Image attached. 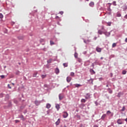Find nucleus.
<instances>
[{"label":"nucleus","mask_w":127,"mask_h":127,"mask_svg":"<svg viewBox=\"0 0 127 127\" xmlns=\"http://www.w3.org/2000/svg\"><path fill=\"white\" fill-rule=\"evenodd\" d=\"M59 98L60 101H61L64 99V94L63 93H61L59 95Z\"/></svg>","instance_id":"nucleus-1"},{"label":"nucleus","mask_w":127,"mask_h":127,"mask_svg":"<svg viewBox=\"0 0 127 127\" xmlns=\"http://www.w3.org/2000/svg\"><path fill=\"white\" fill-rule=\"evenodd\" d=\"M9 98H10V96H9V94H7L5 96V98L4 99V100L5 102H7V101H8V100H9Z\"/></svg>","instance_id":"nucleus-2"},{"label":"nucleus","mask_w":127,"mask_h":127,"mask_svg":"<svg viewBox=\"0 0 127 127\" xmlns=\"http://www.w3.org/2000/svg\"><path fill=\"white\" fill-rule=\"evenodd\" d=\"M88 81V83L90 84V85H93L94 83H93V82L94 81V79L90 78V79L89 80H87Z\"/></svg>","instance_id":"nucleus-3"},{"label":"nucleus","mask_w":127,"mask_h":127,"mask_svg":"<svg viewBox=\"0 0 127 127\" xmlns=\"http://www.w3.org/2000/svg\"><path fill=\"white\" fill-rule=\"evenodd\" d=\"M63 117V118H64V119H66V118H67L68 117V113H67V112H66V111L64 112Z\"/></svg>","instance_id":"nucleus-4"},{"label":"nucleus","mask_w":127,"mask_h":127,"mask_svg":"<svg viewBox=\"0 0 127 127\" xmlns=\"http://www.w3.org/2000/svg\"><path fill=\"white\" fill-rule=\"evenodd\" d=\"M103 34H105L106 36H107V37H109L111 35V33L110 32H108L107 31H104L103 32Z\"/></svg>","instance_id":"nucleus-5"},{"label":"nucleus","mask_w":127,"mask_h":127,"mask_svg":"<svg viewBox=\"0 0 127 127\" xmlns=\"http://www.w3.org/2000/svg\"><path fill=\"white\" fill-rule=\"evenodd\" d=\"M117 124H118V125H123V119H119L117 120Z\"/></svg>","instance_id":"nucleus-6"},{"label":"nucleus","mask_w":127,"mask_h":127,"mask_svg":"<svg viewBox=\"0 0 127 127\" xmlns=\"http://www.w3.org/2000/svg\"><path fill=\"white\" fill-rule=\"evenodd\" d=\"M41 103V101H39L38 100H35L34 102V104L36 105V106H39Z\"/></svg>","instance_id":"nucleus-7"},{"label":"nucleus","mask_w":127,"mask_h":127,"mask_svg":"<svg viewBox=\"0 0 127 127\" xmlns=\"http://www.w3.org/2000/svg\"><path fill=\"white\" fill-rule=\"evenodd\" d=\"M89 72L91 73V75H94L96 74V72L93 70V68H90L89 70Z\"/></svg>","instance_id":"nucleus-8"},{"label":"nucleus","mask_w":127,"mask_h":127,"mask_svg":"<svg viewBox=\"0 0 127 127\" xmlns=\"http://www.w3.org/2000/svg\"><path fill=\"white\" fill-rule=\"evenodd\" d=\"M17 38L19 40H23V38H24V37L22 35H20L17 37Z\"/></svg>","instance_id":"nucleus-9"},{"label":"nucleus","mask_w":127,"mask_h":127,"mask_svg":"<svg viewBox=\"0 0 127 127\" xmlns=\"http://www.w3.org/2000/svg\"><path fill=\"white\" fill-rule=\"evenodd\" d=\"M71 79H72V78H71V77H70V76L67 77L66 81H67V83H70V82H71Z\"/></svg>","instance_id":"nucleus-10"},{"label":"nucleus","mask_w":127,"mask_h":127,"mask_svg":"<svg viewBox=\"0 0 127 127\" xmlns=\"http://www.w3.org/2000/svg\"><path fill=\"white\" fill-rule=\"evenodd\" d=\"M96 50L97 52H102V49L101 48H99L98 47H96Z\"/></svg>","instance_id":"nucleus-11"},{"label":"nucleus","mask_w":127,"mask_h":127,"mask_svg":"<svg viewBox=\"0 0 127 127\" xmlns=\"http://www.w3.org/2000/svg\"><path fill=\"white\" fill-rule=\"evenodd\" d=\"M90 96H91V95H90V93H87L86 95L85 96V99L86 100H88V99H90Z\"/></svg>","instance_id":"nucleus-12"},{"label":"nucleus","mask_w":127,"mask_h":127,"mask_svg":"<svg viewBox=\"0 0 127 127\" xmlns=\"http://www.w3.org/2000/svg\"><path fill=\"white\" fill-rule=\"evenodd\" d=\"M59 68H58V67H57L55 69L56 74H57V75H58V74H59Z\"/></svg>","instance_id":"nucleus-13"},{"label":"nucleus","mask_w":127,"mask_h":127,"mask_svg":"<svg viewBox=\"0 0 127 127\" xmlns=\"http://www.w3.org/2000/svg\"><path fill=\"white\" fill-rule=\"evenodd\" d=\"M56 108L57 111H59V109H60V105L58 104H56Z\"/></svg>","instance_id":"nucleus-14"},{"label":"nucleus","mask_w":127,"mask_h":127,"mask_svg":"<svg viewBox=\"0 0 127 127\" xmlns=\"http://www.w3.org/2000/svg\"><path fill=\"white\" fill-rule=\"evenodd\" d=\"M37 74H38V72L37 71H35L33 74V77H38V76H37Z\"/></svg>","instance_id":"nucleus-15"},{"label":"nucleus","mask_w":127,"mask_h":127,"mask_svg":"<svg viewBox=\"0 0 127 127\" xmlns=\"http://www.w3.org/2000/svg\"><path fill=\"white\" fill-rule=\"evenodd\" d=\"M46 108L47 109H50V108H51V105L50 104H49V103H47V104H46Z\"/></svg>","instance_id":"nucleus-16"},{"label":"nucleus","mask_w":127,"mask_h":127,"mask_svg":"<svg viewBox=\"0 0 127 127\" xmlns=\"http://www.w3.org/2000/svg\"><path fill=\"white\" fill-rule=\"evenodd\" d=\"M94 5H95V3L94 2H91L89 3V6H91V7H94Z\"/></svg>","instance_id":"nucleus-17"},{"label":"nucleus","mask_w":127,"mask_h":127,"mask_svg":"<svg viewBox=\"0 0 127 127\" xmlns=\"http://www.w3.org/2000/svg\"><path fill=\"white\" fill-rule=\"evenodd\" d=\"M106 114H103L101 118V120H102L103 121H104L105 120V118H106Z\"/></svg>","instance_id":"nucleus-18"},{"label":"nucleus","mask_w":127,"mask_h":127,"mask_svg":"<svg viewBox=\"0 0 127 127\" xmlns=\"http://www.w3.org/2000/svg\"><path fill=\"white\" fill-rule=\"evenodd\" d=\"M107 90H108V91L109 94H113V90H112V89H111L110 88H108L107 89Z\"/></svg>","instance_id":"nucleus-19"},{"label":"nucleus","mask_w":127,"mask_h":127,"mask_svg":"<svg viewBox=\"0 0 127 127\" xmlns=\"http://www.w3.org/2000/svg\"><path fill=\"white\" fill-rule=\"evenodd\" d=\"M74 85L76 88H79V87H82V85L79 84H75Z\"/></svg>","instance_id":"nucleus-20"},{"label":"nucleus","mask_w":127,"mask_h":127,"mask_svg":"<svg viewBox=\"0 0 127 127\" xmlns=\"http://www.w3.org/2000/svg\"><path fill=\"white\" fill-rule=\"evenodd\" d=\"M59 124H60V119H59L58 121L56 122V126H59Z\"/></svg>","instance_id":"nucleus-21"},{"label":"nucleus","mask_w":127,"mask_h":127,"mask_svg":"<svg viewBox=\"0 0 127 127\" xmlns=\"http://www.w3.org/2000/svg\"><path fill=\"white\" fill-rule=\"evenodd\" d=\"M19 118H20V119H21L22 121H24V116H23V115H21L19 116Z\"/></svg>","instance_id":"nucleus-22"},{"label":"nucleus","mask_w":127,"mask_h":127,"mask_svg":"<svg viewBox=\"0 0 127 127\" xmlns=\"http://www.w3.org/2000/svg\"><path fill=\"white\" fill-rule=\"evenodd\" d=\"M103 32H104V31H102V30H99L98 31V34H100V35H102V34H103Z\"/></svg>","instance_id":"nucleus-23"},{"label":"nucleus","mask_w":127,"mask_h":127,"mask_svg":"<svg viewBox=\"0 0 127 127\" xmlns=\"http://www.w3.org/2000/svg\"><path fill=\"white\" fill-rule=\"evenodd\" d=\"M8 107V108H11V107H12V104H11V102H9Z\"/></svg>","instance_id":"nucleus-24"},{"label":"nucleus","mask_w":127,"mask_h":127,"mask_svg":"<svg viewBox=\"0 0 127 127\" xmlns=\"http://www.w3.org/2000/svg\"><path fill=\"white\" fill-rule=\"evenodd\" d=\"M122 8H123V9H124V10H126V9H127V5H124L123 6H122Z\"/></svg>","instance_id":"nucleus-25"},{"label":"nucleus","mask_w":127,"mask_h":127,"mask_svg":"<svg viewBox=\"0 0 127 127\" xmlns=\"http://www.w3.org/2000/svg\"><path fill=\"white\" fill-rule=\"evenodd\" d=\"M126 111V107L124 106L122 108V109L121 110V112H125Z\"/></svg>","instance_id":"nucleus-26"},{"label":"nucleus","mask_w":127,"mask_h":127,"mask_svg":"<svg viewBox=\"0 0 127 127\" xmlns=\"http://www.w3.org/2000/svg\"><path fill=\"white\" fill-rule=\"evenodd\" d=\"M50 42V45L51 46L54 45V44H55V43H54V42H53V41L52 40H51Z\"/></svg>","instance_id":"nucleus-27"},{"label":"nucleus","mask_w":127,"mask_h":127,"mask_svg":"<svg viewBox=\"0 0 127 127\" xmlns=\"http://www.w3.org/2000/svg\"><path fill=\"white\" fill-rule=\"evenodd\" d=\"M117 16L118 17H121L122 16V14H121L119 12L117 13Z\"/></svg>","instance_id":"nucleus-28"},{"label":"nucleus","mask_w":127,"mask_h":127,"mask_svg":"<svg viewBox=\"0 0 127 127\" xmlns=\"http://www.w3.org/2000/svg\"><path fill=\"white\" fill-rule=\"evenodd\" d=\"M52 62V59H50L49 60L47 61L48 64H49L50 63H51Z\"/></svg>","instance_id":"nucleus-29"},{"label":"nucleus","mask_w":127,"mask_h":127,"mask_svg":"<svg viewBox=\"0 0 127 127\" xmlns=\"http://www.w3.org/2000/svg\"><path fill=\"white\" fill-rule=\"evenodd\" d=\"M112 4H113V5H114L115 6H117V2H116V1H114L113 2Z\"/></svg>","instance_id":"nucleus-30"},{"label":"nucleus","mask_w":127,"mask_h":127,"mask_svg":"<svg viewBox=\"0 0 127 127\" xmlns=\"http://www.w3.org/2000/svg\"><path fill=\"white\" fill-rule=\"evenodd\" d=\"M94 63V64H95V65H99V62H98V61H95V62L94 63Z\"/></svg>","instance_id":"nucleus-31"},{"label":"nucleus","mask_w":127,"mask_h":127,"mask_svg":"<svg viewBox=\"0 0 127 127\" xmlns=\"http://www.w3.org/2000/svg\"><path fill=\"white\" fill-rule=\"evenodd\" d=\"M122 74H123V75H126V74H127V70H123V71H122Z\"/></svg>","instance_id":"nucleus-32"},{"label":"nucleus","mask_w":127,"mask_h":127,"mask_svg":"<svg viewBox=\"0 0 127 127\" xmlns=\"http://www.w3.org/2000/svg\"><path fill=\"white\" fill-rule=\"evenodd\" d=\"M63 66L64 67H68V64L67 63H64L63 64Z\"/></svg>","instance_id":"nucleus-33"},{"label":"nucleus","mask_w":127,"mask_h":127,"mask_svg":"<svg viewBox=\"0 0 127 127\" xmlns=\"http://www.w3.org/2000/svg\"><path fill=\"white\" fill-rule=\"evenodd\" d=\"M4 96V94H3V93H0V98H3Z\"/></svg>","instance_id":"nucleus-34"},{"label":"nucleus","mask_w":127,"mask_h":127,"mask_svg":"<svg viewBox=\"0 0 127 127\" xmlns=\"http://www.w3.org/2000/svg\"><path fill=\"white\" fill-rule=\"evenodd\" d=\"M81 102V103H86V100L85 99H82Z\"/></svg>","instance_id":"nucleus-35"},{"label":"nucleus","mask_w":127,"mask_h":127,"mask_svg":"<svg viewBox=\"0 0 127 127\" xmlns=\"http://www.w3.org/2000/svg\"><path fill=\"white\" fill-rule=\"evenodd\" d=\"M19 74H20V72L18 70H17L15 72V74L16 75H19Z\"/></svg>","instance_id":"nucleus-36"},{"label":"nucleus","mask_w":127,"mask_h":127,"mask_svg":"<svg viewBox=\"0 0 127 127\" xmlns=\"http://www.w3.org/2000/svg\"><path fill=\"white\" fill-rule=\"evenodd\" d=\"M74 57L75 58H78V54L76 52L74 54Z\"/></svg>","instance_id":"nucleus-37"},{"label":"nucleus","mask_w":127,"mask_h":127,"mask_svg":"<svg viewBox=\"0 0 127 127\" xmlns=\"http://www.w3.org/2000/svg\"><path fill=\"white\" fill-rule=\"evenodd\" d=\"M95 64L93 63L92 64L91 66L92 67V69H94V67H95Z\"/></svg>","instance_id":"nucleus-38"},{"label":"nucleus","mask_w":127,"mask_h":127,"mask_svg":"<svg viewBox=\"0 0 127 127\" xmlns=\"http://www.w3.org/2000/svg\"><path fill=\"white\" fill-rule=\"evenodd\" d=\"M41 77H42V79H44V78H46V75H41Z\"/></svg>","instance_id":"nucleus-39"},{"label":"nucleus","mask_w":127,"mask_h":127,"mask_svg":"<svg viewBox=\"0 0 127 127\" xmlns=\"http://www.w3.org/2000/svg\"><path fill=\"white\" fill-rule=\"evenodd\" d=\"M77 61H78V62H79L80 63L82 62V60H81V59H80V58H78Z\"/></svg>","instance_id":"nucleus-40"},{"label":"nucleus","mask_w":127,"mask_h":127,"mask_svg":"<svg viewBox=\"0 0 127 127\" xmlns=\"http://www.w3.org/2000/svg\"><path fill=\"white\" fill-rule=\"evenodd\" d=\"M107 24H108V26H111V25L112 24V22H108L107 23Z\"/></svg>","instance_id":"nucleus-41"},{"label":"nucleus","mask_w":127,"mask_h":127,"mask_svg":"<svg viewBox=\"0 0 127 127\" xmlns=\"http://www.w3.org/2000/svg\"><path fill=\"white\" fill-rule=\"evenodd\" d=\"M75 73L73 72H70V76H74Z\"/></svg>","instance_id":"nucleus-42"},{"label":"nucleus","mask_w":127,"mask_h":127,"mask_svg":"<svg viewBox=\"0 0 127 127\" xmlns=\"http://www.w3.org/2000/svg\"><path fill=\"white\" fill-rule=\"evenodd\" d=\"M117 46V44L116 43H113L112 45V47H116Z\"/></svg>","instance_id":"nucleus-43"},{"label":"nucleus","mask_w":127,"mask_h":127,"mask_svg":"<svg viewBox=\"0 0 127 127\" xmlns=\"http://www.w3.org/2000/svg\"><path fill=\"white\" fill-rule=\"evenodd\" d=\"M0 18H3V15L2 13H0Z\"/></svg>","instance_id":"nucleus-44"},{"label":"nucleus","mask_w":127,"mask_h":127,"mask_svg":"<svg viewBox=\"0 0 127 127\" xmlns=\"http://www.w3.org/2000/svg\"><path fill=\"white\" fill-rule=\"evenodd\" d=\"M51 110H49L47 111V114H48L49 116V114H50Z\"/></svg>","instance_id":"nucleus-45"},{"label":"nucleus","mask_w":127,"mask_h":127,"mask_svg":"<svg viewBox=\"0 0 127 127\" xmlns=\"http://www.w3.org/2000/svg\"><path fill=\"white\" fill-rule=\"evenodd\" d=\"M40 42L41 43L44 42V39H40Z\"/></svg>","instance_id":"nucleus-46"},{"label":"nucleus","mask_w":127,"mask_h":127,"mask_svg":"<svg viewBox=\"0 0 127 127\" xmlns=\"http://www.w3.org/2000/svg\"><path fill=\"white\" fill-rule=\"evenodd\" d=\"M109 114H112V112L110 110L107 112V115H109Z\"/></svg>","instance_id":"nucleus-47"},{"label":"nucleus","mask_w":127,"mask_h":127,"mask_svg":"<svg viewBox=\"0 0 127 127\" xmlns=\"http://www.w3.org/2000/svg\"><path fill=\"white\" fill-rule=\"evenodd\" d=\"M107 10L108 11H112V9H111V7H109L108 8H107Z\"/></svg>","instance_id":"nucleus-48"},{"label":"nucleus","mask_w":127,"mask_h":127,"mask_svg":"<svg viewBox=\"0 0 127 127\" xmlns=\"http://www.w3.org/2000/svg\"><path fill=\"white\" fill-rule=\"evenodd\" d=\"M95 104L96 106H98L99 103H98V101H95Z\"/></svg>","instance_id":"nucleus-49"},{"label":"nucleus","mask_w":127,"mask_h":127,"mask_svg":"<svg viewBox=\"0 0 127 127\" xmlns=\"http://www.w3.org/2000/svg\"><path fill=\"white\" fill-rule=\"evenodd\" d=\"M99 81H103V80H104V79L103 78V77H100V78H99Z\"/></svg>","instance_id":"nucleus-50"},{"label":"nucleus","mask_w":127,"mask_h":127,"mask_svg":"<svg viewBox=\"0 0 127 127\" xmlns=\"http://www.w3.org/2000/svg\"><path fill=\"white\" fill-rule=\"evenodd\" d=\"M4 77H5L4 75H2L0 76V77L1 79H4Z\"/></svg>","instance_id":"nucleus-51"},{"label":"nucleus","mask_w":127,"mask_h":127,"mask_svg":"<svg viewBox=\"0 0 127 127\" xmlns=\"http://www.w3.org/2000/svg\"><path fill=\"white\" fill-rule=\"evenodd\" d=\"M15 124H17V123H19V120H15Z\"/></svg>","instance_id":"nucleus-52"},{"label":"nucleus","mask_w":127,"mask_h":127,"mask_svg":"<svg viewBox=\"0 0 127 127\" xmlns=\"http://www.w3.org/2000/svg\"><path fill=\"white\" fill-rule=\"evenodd\" d=\"M117 97H118V98H120V97H121V93H118Z\"/></svg>","instance_id":"nucleus-53"},{"label":"nucleus","mask_w":127,"mask_h":127,"mask_svg":"<svg viewBox=\"0 0 127 127\" xmlns=\"http://www.w3.org/2000/svg\"><path fill=\"white\" fill-rule=\"evenodd\" d=\"M59 13H60V14H61L62 15V14H63V13H64V12H63V11H60V12H59Z\"/></svg>","instance_id":"nucleus-54"},{"label":"nucleus","mask_w":127,"mask_h":127,"mask_svg":"<svg viewBox=\"0 0 127 127\" xmlns=\"http://www.w3.org/2000/svg\"><path fill=\"white\" fill-rule=\"evenodd\" d=\"M8 88H9V89H11V86H10V85H9V84L7 85Z\"/></svg>","instance_id":"nucleus-55"},{"label":"nucleus","mask_w":127,"mask_h":127,"mask_svg":"<svg viewBox=\"0 0 127 127\" xmlns=\"http://www.w3.org/2000/svg\"><path fill=\"white\" fill-rule=\"evenodd\" d=\"M101 29H102V30H104V26H101Z\"/></svg>","instance_id":"nucleus-56"},{"label":"nucleus","mask_w":127,"mask_h":127,"mask_svg":"<svg viewBox=\"0 0 127 127\" xmlns=\"http://www.w3.org/2000/svg\"><path fill=\"white\" fill-rule=\"evenodd\" d=\"M93 127H99V126H98V125H94L93 126Z\"/></svg>","instance_id":"nucleus-57"},{"label":"nucleus","mask_w":127,"mask_h":127,"mask_svg":"<svg viewBox=\"0 0 127 127\" xmlns=\"http://www.w3.org/2000/svg\"><path fill=\"white\" fill-rule=\"evenodd\" d=\"M124 18H126V19H127V14H126V15L124 16Z\"/></svg>","instance_id":"nucleus-58"},{"label":"nucleus","mask_w":127,"mask_h":127,"mask_svg":"<svg viewBox=\"0 0 127 127\" xmlns=\"http://www.w3.org/2000/svg\"><path fill=\"white\" fill-rule=\"evenodd\" d=\"M79 127H84V126H83V124H80V125H79Z\"/></svg>","instance_id":"nucleus-59"},{"label":"nucleus","mask_w":127,"mask_h":127,"mask_svg":"<svg viewBox=\"0 0 127 127\" xmlns=\"http://www.w3.org/2000/svg\"><path fill=\"white\" fill-rule=\"evenodd\" d=\"M83 41L84 43H87V41H86L84 39H83Z\"/></svg>","instance_id":"nucleus-60"},{"label":"nucleus","mask_w":127,"mask_h":127,"mask_svg":"<svg viewBox=\"0 0 127 127\" xmlns=\"http://www.w3.org/2000/svg\"><path fill=\"white\" fill-rule=\"evenodd\" d=\"M81 106L82 107H85V104H81Z\"/></svg>","instance_id":"nucleus-61"},{"label":"nucleus","mask_w":127,"mask_h":127,"mask_svg":"<svg viewBox=\"0 0 127 127\" xmlns=\"http://www.w3.org/2000/svg\"><path fill=\"white\" fill-rule=\"evenodd\" d=\"M111 117H113L114 116V113H111Z\"/></svg>","instance_id":"nucleus-62"},{"label":"nucleus","mask_w":127,"mask_h":127,"mask_svg":"<svg viewBox=\"0 0 127 127\" xmlns=\"http://www.w3.org/2000/svg\"><path fill=\"white\" fill-rule=\"evenodd\" d=\"M86 42H91V40H87Z\"/></svg>","instance_id":"nucleus-63"},{"label":"nucleus","mask_w":127,"mask_h":127,"mask_svg":"<svg viewBox=\"0 0 127 127\" xmlns=\"http://www.w3.org/2000/svg\"><path fill=\"white\" fill-rule=\"evenodd\" d=\"M125 42H127V38H126L125 39Z\"/></svg>","instance_id":"nucleus-64"}]
</instances>
